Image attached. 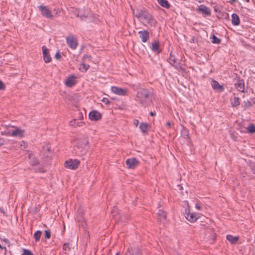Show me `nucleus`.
Instances as JSON below:
<instances>
[{
	"mask_svg": "<svg viewBox=\"0 0 255 255\" xmlns=\"http://www.w3.org/2000/svg\"><path fill=\"white\" fill-rule=\"evenodd\" d=\"M135 100L139 105L146 107L152 103V93L147 89H139L137 92Z\"/></svg>",
	"mask_w": 255,
	"mask_h": 255,
	"instance_id": "obj_1",
	"label": "nucleus"
},
{
	"mask_svg": "<svg viewBox=\"0 0 255 255\" xmlns=\"http://www.w3.org/2000/svg\"><path fill=\"white\" fill-rule=\"evenodd\" d=\"M135 16L144 25L148 24L153 26L156 25V20L153 19L152 15L146 11L140 10L136 14Z\"/></svg>",
	"mask_w": 255,
	"mask_h": 255,
	"instance_id": "obj_2",
	"label": "nucleus"
},
{
	"mask_svg": "<svg viewBox=\"0 0 255 255\" xmlns=\"http://www.w3.org/2000/svg\"><path fill=\"white\" fill-rule=\"evenodd\" d=\"M66 41L67 44L71 49L75 50L77 48L78 45V40L73 35L67 36Z\"/></svg>",
	"mask_w": 255,
	"mask_h": 255,
	"instance_id": "obj_3",
	"label": "nucleus"
},
{
	"mask_svg": "<svg viewBox=\"0 0 255 255\" xmlns=\"http://www.w3.org/2000/svg\"><path fill=\"white\" fill-rule=\"evenodd\" d=\"M38 8L43 16L50 19H52L53 18L54 16L52 14L51 11L47 6L41 5L38 6Z\"/></svg>",
	"mask_w": 255,
	"mask_h": 255,
	"instance_id": "obj_4",
	"label": "nucleus"
},
{
	"mask_svg": "<svg viewBox=\"0 0 255 255\" xmlns=\"http://www.w3.org/2000/svg\"><path fill=\"white\" fill-rule=\"evenodd\" d=\"M77 16L80 17L82 19L92 17V13L89 8H83L78 11Z\"/></svg>",
	"mask_w": 255,
	"mask_h": 255,
	"instance_id": "obj_5",
	"label": "nucleus"
},
{
	"mask_svg": "<svg viewBox=\"0 0 255 255\" xmlns=\"http://www.w3.org/2000/svg\"><path fill=\"white\" fill-rule=\"evenodd\" d=\"M79 164V160L77 159H69L65 162V166L70 169H76Z\"/></svg>",
	"mask_w": 255,
	"mask_h": 255,
	"instance_id": "obj_6",
	"label": "nucleus"
},
{
	"mask_svg": "<svg viewBox=\"0 0 255 255\" xmlns=\"http://www.w3.org/2000/svg\"><path fill=\"white\" fill-rule=\"evenodd\" d=\"M196 11L197 12H200L202 13L203 16H210L211 15V10L209 7L204 4L200 5Z\"/></svg>",
	"mask_w": 255,
	"mask_h": 255,
	"instance_id": "obj_7",
	"label": "nucleus"
},
{
	"mask_svg": "<svg viewBox=\"0 0 255 255\" xmlns=\"http://www.w3.org/2000/svg\"><path fill=\"white\" fill-rule=\"evenodd\" d=\"M126 164L128 168L134 169L138 165V161L134 158L127 159L126 161Z\"/></svg>",
	"mask_w": 255,
	"mask_h": 255,
	"instance_id": "obj_8",
	"label": "nucleus"
},
{
	"mask_svg": "<svg viewBox=\"0 0 255 255\" xmlns=\"http://www.w3.org/2000/svg\"><path fill=\"white\" fill-rule=\"evenodd\" d=\"M186 219L191 222H194L199 218V215L197 213L187 212L186 210L185 214Z\"/></svg>",
	"mask_w": 255,
	"mask_h": 255,
	"instance_id": "obj_9",
	"label": "nucleus"
},
{
	"mask_svg": "<svg viewBox=\"0 0 255 255\" xmlns=\"http://www.w3.org/2000/svg\"><path fill=\"white\" fill-rule=\"evenodd\" d=\"M111 90L114 93L120 96H125L127 94V90L126 89H123L116 86H112Z\"/></svg>",
	"mask_w": 255,
	"mask_h": 255,
	"instance_id": "obj_10",
	"label": "nucleus"
},
{
	"mask_svg": "<svg viewBox=\"0 0 255 255\" xmlns=\"http://www.w3.org/2000/svg\"><path fill=\"white\" fill-rule=\"evenodd\" d=\"M236 88L240 92L245 93V83L243 79H238L235 83Z\"/></svg>",
	"mask_w": 255,
	"mask_h": 255,
	"instance_id": "obj_11",
	"label": "nucleus"
},
{
	"mask_svg": "<svg viewBox=\"0 0 255 255\" xmlns=\"http://www.w3.org/2000/svg\"><path fill=\"white\" fill-rule=\"evenodd\" d=\"M42 54L44 61L45 63H48L51 61V57L49 54V49L45 46L42 47Z\"/></svg>",
	"mask_w": 255,
	"mask_h": 255,
	"instance_id": "obj_12",
	"label": "nucleus"
},
{
	"mask_svg": "<svg viewBox=\"0 0 255 255\" xmlns=\"http://www.w3.org/2000/svg\"><path fill=\"white\" fill-rule=\"evenodd\" d=\"M89 118L92 121H98L102 118L101 114L97 111H92L89 114Z\"/></svg>",
	"mask_w": 255,
	"mask_h": 255,
	"instance_id": "obj_13",
	"label": "nucleus"
},
{
	"mask_svg": "<svg viewBox=\"0 0 255 255\" xmlns=\"http://www.w3.org/2000/svg\"><path fill=\"white\" fill-rule=\"evenodd\" d=\"M24 130L19 128H16L14 129L9 130V134L12 136H22L23 135Z\"/></svg>",
	"mask_w": 255,
	"mask_h": 255,
	"instance_id": "obj_14",
	"label": "nucleus"
},
{
	"mask_svg": "<svg viewBox=\"0 0 255 255\" xmlns=\"http://www.w3.org/2000/svg\"><path fill=\"white\" fill-rule=\"evenodd\" d=\"M211 85L214 90L221 92L224 90L223 86L219 84V83L215 80H213L211 82Z\"/></svg>",
	"mask_w": 255,
	"mask_h": 255,
	"instance_id": "obj_15",
	"label": "nucleus"
},
{
	"mask_svg": "<svg viewBox=\"0 0 255 255\" xmlns=\"http://www.w3.org/2000/svg\"><path fill=\"white\" fill-rule=\"evenodd\" d=\"M76 77L74 75L69 76L65 81V85L69 87H71L76 83Z\"/></svg>",
	"mask_w": 255,
	"mask_h": 255,
	"instance_id": "obj_16",
	"label": "nucleus"
},
{
	"mask_svg": "<svg viewBox=\"0 0 255 255\" xmlns=\"http://www.w3.org/2000/svg\"><path fill=\"white\" fill-rule=\"evenodd\" d=\"M139 37L141 38L142 42H146L149 38V33L146 30L140 31L138 32Z\"/></svg>",
	"mask_w": 255,
	"mask_h": 255,
	"instance_id": "obj_17",
	"label": "nucleus"
},
{
	"mask_svg": "<svg viewBox=\"0 0 255 255\" xmlns=\"http://www.w3.org/2000/svg\"><path fill=\"white\" fill-rule=\"evenodd\" d=\"M151 49L156 54H159L161 52V50L159 47V42L158 41H154L151 43Z\"/></svg>",
	"mask_w": 255,
	"mask_h": 255,
	"instance_id": "obj_18",
	"label": "nucleus"
},
{
	"mask_svg": "<svg viewBox=\"0 0 255 255\" xmlns=\"http://www.w3.org/2000/svg\"><path fill=\"white\" fill-rule=\"evenodd\" d=\"M158 220L160 222H163L166 218V214L162 210H159L157 212Z\"/></svg>",
	"mask_w": 255,
	"mask_h": 255,
	"instance_id": "obj_19",
	"label": "nucleus"
},
{
	"mask_svg": "<svg viewBox=\"0 0 255 255\" xmlns=\"http://www.w3.org/2000/svg\"><path fill=\"white\" fill-rule=\"evenodd\" d=\"M240 20L239 18V16L236 14L233 13L232 15V23L233 25L237 26L240 24Z\"/></svg>",
	"mask_w": 255,
	"mask_h": 255,
	"instance_id": "obj_20",
	"label": "nucleus"
},
{
	"mask_svg": "<svg viewBox=\"0 0 255 255\" xmlns=\"http://www.w3.org/2000/svg\"><path fill=\"white\" fill-rule=\"evenodd\" d=\"M149 125L146 123H141L139 125V128L141 131L143 133H147Z\"/></svg>",
	"mask_w": 255,
	"mask_h": 255,
	"instance_id": "obj_21",
	"label": "nucleus"
},
{
	"mask_svg": "<svg viewBox=\"0 0 255 255\" xmlns=\"http://www.w3.org/2000/svg\"><path fill=\"white\" fill-rule=\"evenodd\" d=\"M158 3L165 8H169L170 6L169 3L167 0H157Z\"/></svg>",
	"mask_w": 255,
	"mask_h": 255,
	"instance_id": "obj_22",
	"label": "nucleus"
},
{
	"mask_svg": "<svg viewBox=\"0 0 255 255\" xmlns=\"http://www.w3.org/2000/svg\"><path fill=\"white\" fill-rule=\"evenodd\" d=\"M28 156L29 159H30V162L31 163V165H35L38 163V160L35 157L33 154L30 153Z\"/></svg>",
	"mask_w": 255,
	"mask_h": 255,
	"instance_id": "obj_23",
	"label": "nucleus"
},
{
	"mask_svg": "<svg viewBox=\"0 0 255 255\" xmlns=\"http://www.w3.org/2000/svg\"><path fill=\"white\" fill-rule=\"evenodd\" d=\"M226 238L232 244H235L238 240V237H234L230 235H228L226 237Z\"/></svg>",
	"mask_w": 255,
	"mask_h": 255,
	"instance_id": "obj_24",
	"label": "nucleus"
},
{
	"mask_svg": "<svg viewBox=\"0 0 255 255\" xmlns=\"http://www.w3.org/2000/svg\"><path fill=\"white\" fill-rule=\"evenodd\" d=\"M240 102L239 101V99L238 97H234L232 101V105L233 107H237L240 105Z\"/></svg>",
	"mask_w": 255,
	"mask_h": 255,
	"instance_id": "obj_25",
	"label": "nucleus"
},
{
	"mask_svg": "<svg viewBox=\"0 0 255 255\" xmlns=\"http://www.w3.org/2000/svg\"><path fill=\"white\" fill-rule=\"evenodd\" d=\"M41 236V232L40 231H36L33 235V237L36 242H38L39 241L40 237Z\"/></svg>",
	"mask_w": 255,
	"mask_h": 255,
	"instance_id": "obj_26",
	"label": "nucleus"
},
{
	"mask_svg": "<svg viewBox=\"0 0 255 255\" xmlns=\"http://www.w3.org/2000/svg\"><path fill=\"white\" fill-rule=\"evenodd\" d=\"M247 129L251 133H255V126L254 124L250 125Z\"/></svg>",
	"mask_w": 255,
	"mask_h": 255,
	"instance_id": "obj_27",
	"label": "nucleus"
},
{
	"mask_svg": "<svg viewBox=\"0 0 255 255\" xmlns=\"http://www.w3.org/2000/svg\"><path fill=\"white\" fill-rule=\"evenodd\" d=\"M212 42L213 43L219 44L221 42V40L215 35H213L212 37Z\"/></svg>",
	"mask_w": 255,
	"mask_h": 255,
	"instance_id": "obj_28",
	"label": "nucleus"
},
{
	"mask_svg": "<svg viewBox=\"0 0 255 255\" xmlns=\"http://www.w3.org/2000/svg\"><path fill=\"white\" fill-rule=\"evenodd\" d=\"M168 62L171 65L174 66V64L176 62V59L175 57L170 55V57L168 59Z\"/></svg>",
	"mask_w": 255,
	"mask_h": 255,
	"instance_id": "obj_29",
	"label": "nucleus"
},
{
	"mask_svg": "<svg viewBox=\"0 0 255 255\" xmlns=\"http://www.w3.org/2000/svg\"><path fill=\"white\" fill-rule=\"evenodd\" d=\"M182 135L184 138H188L189 137L188 131L186 129H183L182 130Z\"/></svg>",
	"mask_w": 255,
	"mask_h": 255,
	"instance_id": "obj_30",
	"label": "nucleus"
},
{
	"mask_svg": "<svg viewBox=\"0 0 255 255\" xmlns=\"http://www.w3.org/2000/svg\"><path fill=\"white\" fill-rule=\"evenodd\" d=\"M44 237L46 239H49L51 237L50 231L48 229L45 230L44 231Z\"/></svg>",
	"mask_w": 255,
	"mask_h": 255,
	"instance_id": "obj_31",
	"label": "nucleus"
},
{
	"mask_svg": "<svg viewBox=\"0 0 255 255\" xmlns=\"http://www.w3.org/2000/svg\"><path fill=\"white\" fill-rule=\"evenodd\" d=\"M244 107L245 109H247V108L250 107L252 106V103L249 100L245 101L244 102Z\"/></svg>",
	"mask_w": 255,
	"mask_h": 255,
	"instance_id": "obj_32",
	"label": "nucleus"
},
{
	"mask_svg": "<svg viewBox=\"0 0 255 255\" xmlns=\"http://www.w3.org/2000/svg\"><path fill=\"white\" fill-rule=\"evenodd\" d=\"M91 56L88 54H85L83 55L82 57V62H85L86 60H91Z\"/></svg>",
	"mask_w": 255,
	"mask_h": 255,
	"instance_id": "obj_33",
	"label": "nucleus"
},
{
	"mask_svg": "<svg viewBox=\"0 0 255 255\" xmlns=\"http://www.w3.org/2000/svg\"><path fill=\"white\" fill-rule=\"evenodd\" d=\"M76 120L75 119L71 121L69 123L70 125L71 126H80V123L78 122L77 124H76Z\"/></svg>",
	"mask_w": 255,
	"mask_h": 255,
	"instance_id": "obj_34",
	"label": "nucleus"
},
{
	"mask_svg": "<svg viewBox=\"0 0 255 255\" xmlns=\"http://www.w3.org/2000/svg\"><path fill=\"white\" fill-rule=\"evenodd\" d=\"M22 255H33L32 253L28 250L23 249Z\"/></svg>",
	"mask_w": 255,
	"mask_h": 255,
	"instance_id": "obj_35",
	"label": "nucleus"
},
{
	"mask_svg": "<svg viewBox=\"0 0 255 255\" xmlns=\"http://www.w3.org/2000/svg\"><path fill=\"white\" fill-rule=\"evenodd\" d=\"M82 65H83V68L84 69V72H86L87 69L90 67V66L88 64H85V62H82Z\"/></svg>",
	"mask_w": 255,
	"mask_h": 255,
	"instance_id": "obj_36",
	"label": "nucleus"
},
{
	"mask_svg": "<svg viewBox=\"0 0 255 255\" xmlns=\"http://www.w3.org/2000/svg\"><path fill=\"white\" fill-rule=\"evenodd\" d=\"M61 55H60V53L59 51H58L57 52H56V53L55 54V58L56 59H60V58H61Z\"/></svg>",
	"mask_w": 255,
	"mask_h": 255,
	"instance_id": "obj_37",
	"label": "nucleus"
},
{
	"mask_svg": "<svg viewBox=\"0 0 255 255\" xmlns=\"http://www.w3.org/2000/svg\"><path fill=\"white\" fill-rule=\"evenodd\" d=\"M102 102L105 103L106 104H109L110 103V101H109V100L108 98H104L102 99Z\"/></svg>",
	"mask_w": 255,
	"mask_h": 255,
	"instance_id": "obj_38",
	"label": "nucleus"
},
{
	"mask_svg": "<svg viewBox=\"0 0 255 255\" xmlns=\"http://www.w3.org/2000/svg\"><path fill=\"white\" fill-rule=\"evenodd\" d=\"M5 88L4 84L0 80V90H3Z\"/></svg>",
	"mask_w": 255,
	"mask_h": 255,
	"instance_id": "obj_39",
	"label": "nucleus"
},
{
	"mask_svg": "<svg viewBox=\"0 0 255 255\" xmlns=\"http://www.w3.org/2000/svg\"><path fill=\"white\" fill-rule=\"evenodd\" d=\"M138 123H139V122H138V120H134V121H133V124H134V125H135V126H136V127H137V126H138Z\"/></svg>",
	"mask_w": 255,
	"mask_h": 255,
	"instance_id": "obj_40",
	"label": "nucleus"
},
{
	"mask_svg": "<svg viewBox=\"0 0 255 255\" xmlns=\"http://www.w3.org/2000/svg\"><path fill=\"white\" fill-rule=\"evenodd\" d=\"M195 207H196V209H197L199 210H200L201 208V206H200V205L198 203L196 204Z\"/></svg>",
	"mask_w": 255,
	"mask_h": 255,
	"instance_id": "obj_41",
	"label": "nucleus"
},
{
	"mask_svg": "<svg viewBox=\"0 0 255 255\" xmlns=\"http://www.w3.org/2000/svg\"><path fill=\"white\" fill-rule=\"evenodd\" d=\"M135 254V255H138L139 254V251L138 250H136L135 252L132 253V255H134L133 254Z\"/></svg>",
	"mask_w": 255,
	"mask_h": 255,
	"instance_id": "obj_42",
	"label": "nucleus"
},
{
	"mask_svg": "<svg viewBox=\"0 0 255 255\" xmlns=\"http://www.w3.org/2000/svg\"><path fill=\"white\" fill-rule=\"evenodd\" d=\"M155 114H155V112H151L150 113V115L151 116H152V117H154V116H155Z\"/></svg>",
	"mask_w": 255,
	"mask_h": 255,
	"instance_id": "obj_43",
	"label": "nucleus"
},
{
	"mask_svg": "<svg viewBox=\"0 0 255 255\" xmlns=\"http://www.w3.org/2000/svg\"><path fill=\"white\" fill-rule=\"evenodd\" d=\"M166 126L168 127V128H170L171 127V124L169 122H167L166 123Z\"/></svg>",
	"mask_w": 255,
	"mask_h": 255,
	"instance_id": "obj_44",
	"label": "nucleus"
},
{
	"mask_svg": "<svg viewBox=\"0 0 255 255\" xmlns=\"http://www.w3.org/2000/svg\"><path fill=\"white\" fill-rule=\"evenodd\" d=\"M230 0V2H231V3H233V2H235L236 0Z\"/></svg>",
	"mask_w": 255,
	"mask_h": 255,
	"instance_id": "obj_45",
	"label": "nucleus"
},
{
	"mask_svg": "<svg viewBox=\"0 0 255 255\" xmlns=\"http://www.w3.org/2000/svg\"><path fill=\"white\" fill-rule=\"evenodd\" d=\"M252 172H253V173L254 174H255V168H254V169H252Z\"/></svg>",
	"mask_w": 255,
	"mask_h": 255,
	"instance_id": "obj_46",
	"label": "nucleus"
},
{
	"mask_svg": "<svg viewBox=\"0 0 255 255\" xmlns=\"http://www.w3.org/2000/svg\"><path fill=\"white\" fill-rule=\"evenodd\" d=\"M82 211H79V212H78V214H79V215H81V214H82Z\"/></svg>",
	"mask_w": 255,
	"mask_h": 255,
	"instance_id": "obj_47",
	"label": "nucleus"
},
{
	"mask_svg": "<svg viewBox=\"0 0 255 255\" xmlns=\"http://www.w3.org/2000/svg\"><path fill=\"white\" fill-rule=\"evenodd\" d=\"M116 255H121V254L120 253H117Z\"/></svg>",
	"mask_w": 255,
	"mask_h": 255,
	"instance_id": "obj_48",
	"label": "nucleus"
},
{
	"mask_svg": "<svg viewBox=\"0 0 255 255\" xmlns=\"http://www.w3.org/2000/svg\"><path fill=\"white\" fill-rule=\"evenodd\" d=\"M82 218V217H81V218H80V219H78V221H81Z\"/></svg>",
	"mask_w": 255,
	"mask_h": 255,
	"instance_id": "obj_49",
	"label": "nucleus"
},
{
	"mask_svg": "<svg viewBox=\"0 0 255 255\" xmlns=\"http://www.w3.org/2000/svg\"><path fill=\"white\" fill-rule=\"evenodd\" d=\"M128 252L129 253H130V250L129 249L128 250Z\"/></svg>",
	"mask_w": 255,
	"mask_h": 255,
	"instance_id": "obj_50",
	"label": "nucleus"
},
{
	"mask_svg": "<svg viewBox=\"0 0 255 255\" xmlns=\"http://www.w3.org/2000/svg\"><path fill=\"white\" fill-rule=\"evenodd\" d=\"M247 2H249L250 0H245Z\"/></svg>",
	"mask_w": 255,
	"mask_h": 255,
	"instance_id": "obj_51",
	"label": "nucleus"
},
{
	"mask_svg": "<svg viewBox=\"0 0 255 255\" xmlns=\"http://www.w3.org/2000/svg\"><path fill=\"white\" fill-rule=\"evenodd\" d=\"M2 248L1 245L0 244V249Z\"/></svg>",
	"mask_w": 255,
	"mask_h": 255,
	"instance_id": "obj_52",
	"label": "nucleus"
},
{
	"mask_svg": "<svg viewBox=\"0 0 255 255\" xmlns=\"http://www.w3.org/2000/svg\"><path fill=\"white\" fill-rule=\"evenodd\" d=\"M22 142H23V144H25V142H23V141H22Z\"/></svg>",
	"mask_w": 255,
	"mask_h": 255,
	"instance_id": "obj_53",
	"label": "nucleus"
},
{
	"mask_svg": "<svg viewBox=\"0 0 255 255\" xmlns=\"http://www.w3.org/2000/svg\"><path fill=\"white\" fill-rule=\"evenodd\" d=\"M22 142H23V144H25V142H23V141H22Z\"/></svg>",
	"mask_w": 255,
	"mask_h": 255,
	"instance_id": "obj_54",
	"label": "nucleus"
},
{
	"mask_svg": "<svg viewBox=\"0 0 255 255\" xmlns=\"http://www.w3.org/2000/svg\"><path fill=\"white\" fill-rule=\"evenodd\" d=\"M22 142H23V144H25V142H23V141H22Z\"/></svg>",
	"mask_w": 255,
	"mask_h": 255,
	"instance_id": "obj_55",
	"label": "nucleus"
}]
</instances>
